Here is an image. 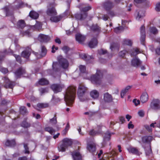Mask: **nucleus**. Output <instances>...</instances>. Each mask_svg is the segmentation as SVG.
<instances>
[{"mask_svg": "<svg viewBox=\"0 0 160 160\" xmlns=\"http://www.w3.org/2000/svg\"><path fill=\"white\" fill-rule=\"evenodd\" d=\"M76 88L74 86L68 87L64 95V100L67 105L71 106L75 99Z\"/></svg>", "mask_w": 160, "mask_h": 160, "instance_id": "nucleus-1", "label": "nucleus"}, {"mask_svg": "<svg viewBox=\"0 0 160 160\" xmlns=\"http://www.w3.org/2000/svg\"><path fill=\"white\" fill-rule=\"evenodd\" d=\"M153 139V137L151 136H145L142 137V143L148 144V147L145 148L147 155H149L152 152L150 144Z\"/></svg>", "mask_w": 160, "mask_h": 160, "instance_id": "nucleus-2", "label": "nucleus"}, {"mask_svg": "<svg viewBox=\"0 0 160 160\" xmlns=\"http://www.w3.org/2000/svg\"><path fill=\"white\" fill-rule=\"evenodd\" d=\"M72 144V142L71 139L66 138L62 140V143L58 147V149L59 152H64L68 147L70 146Z\"/></svg>", "mask_w": 160, "mask_h": 160, "instance_id": "nucleus-3", "label": "nucleus"}, {"mask_svg": "<svg viewBox=\"0 0 160 160\" xmlns=\"http://www.w3.org/2000/svg\"><path fill=\"white\" fill-rule=\"evenodd\" d=\"M91 7L89 6L82 8L81 10V13L76 14L74 15L75 18L78 20H82L84 19L87 16V13L86 12L91 9Z\"/></svg>", "mask_w": 160, "mask_h": 160, "instance_id": "nucleus-4", "label": "nucleus"}, {"mask_svg": "<svg viewBox=\"0 0 160 160\" xmlns=\"http://www.w3.org/2000/svg\"><path fill=\"white\" fill-rule=\"evenodd\" d=\"M87 90V88L83 85H80L78 91V94L79 99L81 101H84L88 100L87 96L84 93Z\"/></svg>", "mask_w": 160, "mask_h": 160, "instance_id": "nucleus-5", "label": "nucleus"}, {"mask_svg": "<svg viewBox=\"0 0 160 160\" xmlns=\"http://www.w3.org/2000/svg\"><path fill=\"white\" fill-rule=\"evenodd\" d=\"M102 77V73L100 71L97 70L96 75H93L91 77V81L93 83L100 84V80Z\"/></svg>", "mask_w": 160, "mask_h": 160, "instance_id": "nucleus-6", "label": "nucleus"}, {"mask_svg": "<svg viewBox=\"0 0 160 160\" xmlns=\"http://www.w3.org/2000/svg\"><path fill=\"white\" fill-rule=\"evenodd\" d=\"M55 5L53 4H50L48 7V9L46 11L47 14L49 16H55L57 13L54 8Z\"/></svg>", "mask_w": 160, "mask_h": 160, "instance_id": "nucleus-7", "label": "nucleus"}, {"mask_svg": "<svg viewBox=\"0 0 160 160\" xmlns=\"http://www.w3.org/2000/svg\"><path fill=\"white\" fill-rule=\"evenodd\" d=\"M64 87L63 84H53L51 86V88L56 93L60 92Z\"/></svg>", "mask_w": 160, "mask_h": 160, "instance_id": "nucleus-8", "label": "nucleus"}, {"mask_svg": "<svg viewBox=\"0 0 160 160\" xmlns=\"http://www.w3.org/2000/svg\"><path fill=\"white\" fill-rule=\"evenodd\" d=\"M151 107L154 110L160 109V101L157 99L153 100L151 103Z\"/></svg>", "mask_w": 160, "mask_h": 160, "instance_id": "nucleus-9", "label": "nucleus"}, {"mask_svg": "<svg viewBox=\"0 0 160 160\" xmlns=\"http://www.w3.org/2000/svg\"><path fill=\"white\" fill-rule=\"evenodd\" d=\"M87 148L90 152L92 153L93 155H96L97 154V152H95L96 146L94 143L88 144Z\"/></svg>", "mask_w": 160, "mask_h": 160, "instance_id": "nucleus-10", "label": "nucleus"}, {"mask_svg": "<svg viewBox=\"0 0 160 160\" xmlns=\"http://www.w3.org/2000/svg\"><path fill=\"white\" fill-rule=\"evenodd\" d=\"M111 133L109 132L108 131L103 136V140L102 142V145L103 147L106 145L107 142L110 139Z\"/></svg>", "mask_w": 160, "mask_h": 160, "instance_id": "nucleus-11", "label": "nucleus"}, {"mask_svg": "<svg viewBox=\"0 0 160 160\" xmlns=\"http://www.w3.org/2000/svg\"><path fill=\"white\" fill-rule=\"evenodd\" d=\"M3 80H4L5 82L6 83L4 86V87L5 88H12L14 85V82L10 81L7 77H4Z\"/></svg>", "mask_w": 160, "mask_h": 160, "instance_id": "nucleus-12", "label": "nucleus"}, {"mask_svg": "<svg viewBox=\"0 0 160 160\" xmlns=\"http://www.w3.org/2000/svg\"><path fill=\"white\" fill-rule=\"evenodd\" d=\"M73 160H82V156L79 152L78 151H73L72 154Z\"/></svg>", "mask_w": 160, "mask_h": 160, "instance_id": "nucleus-13", "label": "nucleus"}, {"mask_svg": "<svg viewBox=\"0 0 160 160\" xmlns=\"http://www.w3.org/2000/svg\"><path fill=\"white\" fill-rule=\"evenodd\" d=\"M38 39L41 42H46L50 40V38L48 36L40 34L38 36Z\"/></svg>", "mask_w": 160, "mask_h": 160, "instance_id": "nucleus-14", "label": "nucleus"}, {"mask_svg": "<svg viewBox=\"0 0 160 160\" xmlns=\"http://www.w3.org/2000/svg\"><path fill=\"white\" fill-rule=\"evenodd\" d=\"M59 64L62 68H67L68 66V61L65 59L61 58L59 61Z\"/></svg>", "mask_w": 160, "mask_h": 160, "instance_id": "nucleus-15", "label": "nucleus"}, {"mask_svg": "<svg viewBox=\"0 0 160 160\" xmlns=\"http://www.w3.org/2000/svg\"><path fill=\"white\" fill-rule=\"evenodd\" d=\"M145 27L144 25H142L141 27V34L142 35V40L141 38V42H142V43L143 45H144V42L145 39Z\"/></svg>", "mask_w": 160, "mask_h": 160, "instance_id": "nucleus-16", "label": "nucleus"}, {"mask_svg": "<svg viewBox=\"0 0 160 160\" xmlns=\"http://www.w3.org/2000/svg\"><path fill=\"white\" fill-rule=\"evenodd\" d=\"M25 73V70L22 68H20L15 72V74L16 78H18L20 77L21 75L24 74Z\"/></svg>", "mask_w": 160, "mask_h": 160, "instance_id": "nucleus-17", "label": "nucleus"}, {"mask_svg": "<svg viewBox=\"0 0 160 160\" xmlns=\"http://www.w3.org/2000/svg\"><path fill=\"white\" fill-rule=\"evenodd\" d=\"M148 99V95L146 92H143L141 95V102L143 103L146 102Z\"/></svg>", "mask_w": 160, "mask_h": 160, "instance_id": "nucleus-18", "label": "nucleus"}, {"mask_svg": "<svg viewBox=\"0 0 160 160\" xmlns=\"http://www.w3.org/2000/svg\"><path fill=\"white\" fill-rule=\"evenodd\" d=\"M127 150L128 152L130 153L139 155V151L135 148L130 147L127 148Z\"/></svg>", "mask_w": 160, "mask_h": 160, "instance_id": "nucleus-19", "label": "nucleus"}, {"mask_svg": "<svg viewBox=\"0 0 160 160\" xmlns=\"http://www.w3.org/2000/svg\"><path fill=\"white\" fill-rule=\"evenodd\" d=\"M76 39L79 43H82L85 40V37L80 33H78L76 35Z\"/></svg>", "mask_w": 160, "mask_h": 160, "instance_id": "nucleus-20", "label": "nucleus"}, {"mask_svg": "<svg viewBox=\"0 0 160 160\" xmlns=\"http://www.w3.org/2000/svg\"><path fill=\"white\" fill-rule=\"evenodd\" d=\"M104 100L106 102H110L112 101V98L110 94L108 92H106L104 94Z\"/></svg>", "mask_w": 160, "mask_h": 160, "instance_id": "nucleus-21", "label": "nucleus"}, {"mask_svg": "<svg viewBox=\"0 0 160 160\" xmlns=\"http://www.w3.org/2000/svg\"><path fill=\"white\" fill-rule=\"evenodd\" d=\"M139 48H135L130 50V53L132 56H136L139 53Z\"/></svg>", "mask_w": 160, "mask_h": 160, "instance_id": "nucleus-22", "label": "nucleus"}, {"mask_svg": "<svg viewBox=\"0 0 160 160\" xmlns=\"http://www.w3.org/2000/svg\"><path fill=\"white\" fill-rule=\"evenodd\" d=\"M104 8L107 10L111 9L113 6L112 3L110 1H107L103 4Z\"/></svg>", "mask_w": 160, "mask_h": 160, "instance_id": "nucleus-23", "label": "nucleus"}, {"mask_svg": "<svg viewBox=\"0 0 160 160\" xmlns=\"http://www.w3.org/2000/svg\"><path fill=\"white\" fill-rule=\"evenodd\" d=\"M140 62L139 58H133L132 61V65L135 67H138L139 66Z\"/></svg>", "mask_w": 160, "mask_h": 160, "instance_id": "nucleus-24", "label": "nucleus"}, {"mask_svg": "<svg viewBox=\"0 0 160 160\" xmlns=\"http://www.w3.org/2000/svg\"><path fill=\"white\" fill-rule=\"evenodd\" d=\"M98 44V42L96 38H94L91 40L89 43L88 45L90 48H94Z\"/></svg>", "mask_w": 160, "mask_h": 160, "instance_id": "nucleus-25", "label": "nucleus"}, {"mask_svg": "<svg viewBox=\"0 0 160 160\" xmlns=\"http://www.w3.org/2000/svg\"><path fill=\"white\" fill-rule=\"evenodd\" d=\"M48 106V103H39L37 104L35 108L37 110H39V109L46 108Z\"/></svg>", "mask_w": 160, "mask_h": 160, "instance_id": "nucleus-26", "label": "nucleus"}, {"mask_svg": "<svg viewBox=\"0 0 160 160\" xmlns=\"http://www.w3.org/2000/svg\"><path fill=\"white\" fill-rule=\"evenodd\" d=\"M80 57L81 58L86 61H88L90 59H93V58L91 56L85 54H82L80 55Z\"/></svg>", "mask_w": 160, "mask_h": 160, "instance_id": "nucleus-27", "label": "nucleus"}, {"mask_svg": "<svg viewBox=\"0 0 160 160\" xmlns=\"http://www.w3.org/2000/svg\"><path fill=\"white\" fill-rule=\"evenodd\" d=\"M17 27L19 28H22L25 26V23L23 20H20L17 23Z\"/></svg>", "mask_w": 160, "mask_h": 160, "instance_id": "nucleus-28", "label": "nucleus"}, {"mask_svg": "<svg viewBox=\"0 0 160 160\" xmlns=\"http://www.w3.org/2000/svg\"><path fill=\"white\" fill-rule=\"evenodd\" d=\"M99 92L96 90H93L90 92L91 97L93 98L96 99L98 98L99 96Z\"/></svg>", "mask_w": 160, "mask_h": 160, "instance_id": "nucleus-29", "label": "nucleus"}, {"mask_svg": "<svg viewBox=\"0 0 160 160\" xmlns=\"http://www.w3.org/2000/svg\"><path fill=\"white\" fill-rule=\"evenodd\" d=\"M29 16L32 18L36 19L38 18L39 14L35 12L31 11L29 13Z\"/></svg>", "mask_w": 160, "mask_h": 160, "instance_id": "nucleus-30", "label": "nucleus"}, {"mask_svg": "<svg viewBox=\"0 0 160 160\" xmlns=\"http://www.w3.org/2000/svg\"><path fill=\"white\" fill-rule=\"evenodd\" d=\"M131 88V87L130 86H127L121 92V96L122 98H123L125 94L128 91V90Z\"/></svg>", "mask_w": 160, "mask_h": 160, "instance_id": "nucleus-31", "label": "nucleus"}, {"mask_svg": "<svg viewBox=\"0 0 160 160\" xmlns=\"http://www.w3.org/2000/svg\"><path fill=\"white\" fill-rule=\"evenodd\" d=\"M30 53V51L29 50L28 51L25 50L22 52V57L27 58L29 57Z\"/></svg>", "mask_w": 160, "mask_h": 160, "instance_id": "nucleus-32", "label": "nucleus"}, {"mask_svg": "<svg viewBox=\"0 0 160 160\" xmlns=\"http://www.w3.org/2000/svg\"><path fill=\"white\" fill-rule=\"evenodd\" d=\"M91 28L92 30L95 32H99L101 30V28L97 24L92 25Z\"/></svg>", "mask_w": 160, "mask_h": 160, "instance_id": "nucleus-33", "label": "nucleus"}, {"mask_svg": "<svg viewBox=\"0 0 160 160\" xmlns=\"http://www.w3.org/2000/svg\"><path fill=\"white\" fill-rule=\"evenodd\" d=\"M39 83L42 85H46L48 83V81L45 78H42L39 81Z\"/></svg>", "mask_w": 160, "mask_h": 160, "instance_id": "nucleus-34", "label": "nucleus"}, {"mask_svg": "<svg viewBox=\"0 0 160 160\" xmlns=\"http://www.w3.org/2000/svg\"><path fill=\"white\" fill-rule=\"evenodd\" d=\"M110 48L112 51L115 49H117V50H118L119 45L117 43H112L111 44Z\"/></svg>", "mask_w": 160, "mask_h": 160, "instance_id": "nucleus-35", "label": "nucleus"}, {"mask_svg": "<svg viewBox=\"0 0 160 160\" xmlns=\"http://www.w3.org/2000/svg\"><path fill=\"white\" fill-rule=\"evenodd\" d=\"M46 131L49 132L51 134H54L55 130L52 127H47L45 128Z\"/></svg>", "mask_w": 160, "mask_h": 160, "instance_id": "nucleus-36", "label": "nucleus"}, {"mask_svg": "<svg viewBox=\"0 0 160 160\" xmlns=\"http://www.w3.org/2000/svg\"><path fill=\"white\" fill-rule=\"evenodd\" d=\"M20 112L21 114L23 115H24L28 112L26 108L24 106H22L20 107Z\"/></svg>", "mask_w": 160, "mask_h": 160, "instance_id": "nucleus-37", "label": "nucleus"}, {"mask_svg": "<svg viewBox=\"0 0 160 160\" xmlns=\"http://www.w3.org/2000/svg\"><path fill=\"white\" fill-rule=\"evenodd\" d=\"M61 17L59 16H52L50 18V20L51 21L56 22L59 21L60 20Z\"/></svg>", "mask_w": 160, "mask_h": 160, "instance_id": "nucleus-38", "label": "nucleus"}, {"mask_svg": "<svg viewBox=\"0 0 160 160\" xmlns=\"http://www.w3.org/2000/svg\"><path fill=\"white\" fill-rule=\"evenodd\" d=\"M122 44L123 45H126L129 46H131L132 44V41L130 40L124 39L122 41Z\"/></svg>", "mask_w": 160, "mask_h": 160, "instance_id": "nucleus-39", "label": "nucleus"}, {"mask_svg": "<svg viewBox=\"0 0 160 160\" xmlns=\"http://www.w3.org/2000/svg\"><path fill=\"white\" fill-rule=\"evenodd\" d=\"M47 53V50L46 48L44 46H42L41 47V56L42 57L45 56Z\"/></svg>", "mask_w": 160, "mask_h": 160, "instance_id": "nucleus-40", "label": "nucleus"}, {"mask_svg": "<svg viewBox=\"0 0 160 160\" xmlns=\"http://www.w3.org/2000/svg\"><path fill=\"white\" fill-rule=\"evenodd\" d=\"M124 30V28L122 27H119L116 28L114 29V31L116 33H119Z\"/></svg>", "mask_w": 160, "mask_h": 160, "instance_id": "nucleus-41", "label": "nucleus"}, {"mask_svg": "<svg viewBox=\"0 0 160 160\" xmlns=\"http://www.w3.org/2000/svg\"><path fill=\"white\" fill-rule=\"evenodd\" d=\"M150 32L153 34H156L158 33V31L155 27H151L150 28Z\"/></svg>", "mask_w": 160, "mask_h": 160, "instance_id": "nucleus-42", "label": "nucleus"}, {"mask_svg": "<svg viewBox=\"0 0 160 160\" xmlns=\"http://www.w3.org/2000/svg\"><path fill=\"white\" fill-rule=\"evenodd\" d=\"M50 122L52 124H55L57 123V118L56 115L54 116L52 118L50 119Z\"/></svg>", "mask_w": 160, "mask_h": 160, "instance_id": "nucleus-43", "label": "nucleus"}, {"mask_svg": "<svg viewBox=\"0 0 160 160\" xmlns=\"http://www.w3.org/2000/svg\"><path fill=\"white\" fill-rule=\"evenodd\" d=\"M41 95L48 92V91L47 89L44 88H41L39 90Z\"/></svg>", "mask_w": 160, "mask_h": 160, "instance_id": "nucleus-44", "label": "nucleus"}, {"mask_svg": "<svg viewBox=\"0 0 160 160\" xmlns=\"http://www.w3.org/2000/svg\"><path fill=\"white\" fill-rule=\"evenodd\" d=\"M127 52V51L126 50H123L119 52V55L122 57H124L125 54Z\"/></svg>", "mask_w": 160, "mask_h": 160, "instance_id": "nucleus-45", "label": "nucleus"}, {"mask_svg": "<svg viewBox=\"0 0 160 160\" xmlns=\"http://www.w3.org/2000/svg\"><path fill=\"white\" fill-rule=\"evenodd\" d=\"M42 26V24L39 22H37L34 25L35 28L38 29H40L41 28Z\"/></svg>", "mask_w": 160, "mask_h": 160, "instance_id": "nucleus-46", "label": "nucleus"}, {"mask_svg": "<svg viewBox=\"0 0 160 160\" xmlns=\"http://www.w3.org/2000/svg\"><path fill=\"white\" fill-rule=\"evenodd\" d=\"M30 34L29 31L28 29L27 30L21 32V34L22 36H29Z\"/></svg>", "mask_w": 160, "mask_h": 160, "instance_id": "nucleus-47", "label": "nucleus"}, {"mask_svg": "<svg viewBox=\"0 0 160 160\" xmlns=\"http://www.w3.org/2000/svg\"><path fill=\"white\" fill-rule=\"evenodd\" d=\"M58 65V63L56 62H54L53 63L52 68L53 71H56L57 70V67Z\"/></svg>", "mask_w": 160, "mask_h": 160, "instance_id": "nucleus-48", "label": "nucleus"}, {"mask_svg": "<svg viewBox=\"0 0 160 160\" xmlns=\"http://www.w3.org/2000/svg\"><path fill=\"white\" fill-rule=\"evenodd\" d=\"M79 69L81 72L84 73L86 71V68L84 66L80 65L79 66Z\"/></svg>", "mask_w": 160, "mask_h": 160, "instance_id": "nucleus-49", "label": "nucleus"}, {"mask_svg": "<svg viewBox=\"0 0 160 160\" xmlns=\"http://www.w3.org/2000/svg\"><path fill=\"white\" fill-rule=\"evenodd\" d=\"M0 71L3 73H6L8 72V69L3 67L0 68Z\"/></svg>", "mask_w": 160, "mask_h": 160, "instance_id": "nucleus-50", "label": "nucleus"}, {"mask_svg": "<svg viewBox=\"0 0 160 160\" xmlns=\"http://www.w3.org/2000/svg\"><path fill=\"white\" fill-rule=\"evenodd\" d=\"M22 126L24 128H27L30 127V124L26 122H23Z\"/></svg>", "mask_w": 160, "mask_h": 160, "instance_id": "nucleus-51", "label": "nucleus"}, {"mask_svg": "<svg viewBox=\"0 0 160 160\" xmlns=\"http://www.w3.org/2000/svg\"><path fill=\"white\" fill-rule=\"evenodd\" d=\"M14 56L16 58V60L19 63H21V57L20 56L17 55H14Z\"/></svg>", "mask_w": 160, "mask_h": 160, "instance_id": "nucleus-52", "label": "nucleus"}, {"mask_svg": "<svg viewBox=\"0 0 160 160\" xmlns=\"http://www.w3.org/2000/svg\"><path fill=\"white\" fill-rule=\"evenodd\" d=\"M24 147L25 149V153L28 154L29 152L28 150V145L27 144H24Z\"/></svg>", "mask_w": 160, "mask_h": 160, "instance_id": "nucleus-53", "label": "nucleus"}, {"mask_svg": "<svg viewBox=\"0 0 160 160\" xmlns=\"http://www.w3.org/2000/svg\"><path fill=\"white\" fill-rule=\"evenodd\" d=\"M133 102L134 103L135 105L137 106L138 105L140 104V102L139 100H137L136 99H134L133 100Z\"/></svg>", "mask_w": 160, "mask_h": 160, "instance_id": "nucleus-54", "label": "nucleus"}, {"mask_svg": "<svg viewBox=\"0 0 160 160\" xmlns=\"http://www.w3.org/2000/svg\"><path fill=\"white\" fill-rule=\"evenodd\" d=\"M98 52L100 54H104L107 52V51L103 49L98 50Z\"/></svg>", "mask_w": 160, "mask_h": 160, "instance_id": "nucleus-55", "label": "nucleus"}, {"mask_svg": "<svg viewBox=\"0 0 160 160\" xmlns=\"http://www.w3.org/2000/svg\"><path fill=\"white\" fill-rule=\"evenodd\" d=\"M144 127L145 129L149 132H152V128L150 127V126H149L148 125H144Z\"/></svg>", "mask_w": 160, "mask_h": 160, "instance_id": "nucleus-56", "label": "nucleus"}, {"mask_svg": "<svg viewBox=\"0 0 160 160\" xmlns=\"http://www.w3.org/2000/svg\"><path fill=\"white\" fill-rule=\"evenodd\" d=\"M147 2V0H141V5L143 6L146 5Z\"/></svg>", "mask_w": 160, "mask_h": 160, "instance_id": "nucleus-57", "label": "nucleus"}, {"mask_svg": "<svg viewBox=\"0 0 160 160\" xmlns=\"http://www.w3.org/2000/svg\"><path fill=\"white\" fill-rule=\"evenodd\" d=\"M128 128L129 129H130V128L132 129L134 128V125L133 124H132V123L131 121H130V122H129L128 124Z\"/></svg>", "mask_w": 160, "mask_h": 160, "instance_id": "nucleus-58", "label": "nucleus"}, {"mask_svg": "<svg viewBox=\"0 0 160 160\" xmlns=\"http://www.w3.org/2000/svg\"><path fill=\"white\" fill-rule=\"evenodd\" d=\"M62 50L65 52L67 53L68 51L69 50V48L66 46H64L62 48Z\"/></svg>", "mask_w": 160, "mask_h": 160, "instance_id": "nucleus-59", "label": "nucleus"}, {"mask_svg": "<svg viewBox=\"0 0 160 160\" xmlns=\"http://www.w3.org/2000/svg\"><path fill=\"white\" fill-rule=\"evenodd\" d=\"M98 132L94 131L93 130L90 131L89 132V135H90L93 136L96 134Z\"/></svg>", "mask_w": 160, "mask_h": 160, "instance_id": "nucleus-60", "label": "nucleus"}, {"mask_svg": "<svg viewBox=\"0 0 160 160\" xmlns=\"http://www.w3.org/2000/svg\"><path fill=\"white\" fill-rule=\"evenodd\" d=\"M156 10L158 11H160V3L156 4Z\"/></svg>", "mask_w": 160, "mask_h": 160, "instance_id": "nucleus-61", "label": "nucleus"}, {"mask_svg": "<svg viewBox=\"0 0 160 160\" xmlns=\"http://www.w3.org/2000/svg\"><path fill=\"white\" fill-rule=\"evenodd\" d=\"M119 120L121 122V123H123L125 121V119L124 117H121L119 118Z\"/></svg>", "mask_w": 160, "mask_h": 160, "instance_id": "nucleus-62", "label": "nucleus"}, {"mask_svg": "<svg viewBox=\"0 0 160 160\" xmlns=\"http://www.w3.org/2000/svg\"><path fill=\"white\" fill-rule=\"evenodd\" d=\"M108 17L107 15H104L102 17V18L104 20L106 21L108 20Z\"/></svg>", "mask_w": 160, "mask_h": 160, "instance_id": "nucleus-63", "label": "nucleus"}, {"mask_svg": "<svg viewBox=\"0 0 160 160\" xmlns=\"http://www.w3.org/2000/svg\"><path fill=\"white\" fill-rule=\"evenodd\" d=\"M139 12H138L135 14L136 19L138 21L140 19V16L139 15Z\"/></svg>", "mask_w": 160, "mask_h": 160, "instance_id": "nucleus-64", "label": "nucleus"}]
</instances>
